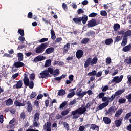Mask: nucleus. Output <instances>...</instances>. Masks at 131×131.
Masks as SVG:
<instances>
[{
	"label": "nucleus",
	"instance_id": "obj_55",
	"mask_svg": "<svg viewBox=\"0 0 131 131\" xmlns=\"http://www.w3.org/2000/svg\"><path fill=\"white\" fill-rule=\"evenodd\" d=\"M116 96V95H115V94L112 95V96L111 97H108L110 102H112V101H113L114 99H115Z\"/></svg>",
	"mask_w": 131,
	"mask_h": 131
},
{
	"label": "nucleus",
	"instance_id": "obj_50",
	"mask_svg": "<svg viewBox=\"0 0 131 131\" xmlns=\"http://www.w3.org/2000/svg\"><path fill=\"white\" fill-rule=\"evenodd\" d=\"M63 126H64V127L65 128V129L68 131L69 130V124H68V123H66V122H64L63 123Z\"/></svg>",
	"mask_w": 131,
	"mask_h": 131
},
{
	"label": "nucleus",
	"instance_id": "obj_33",
	"mask_svg": "<svg viewBox=\"0 0 131 131\" xmlns=\"http://www.w3.org/2000/svg\"><path fill=\"white\" fill-rule=\"evenodd\" d=\"M81 19L80 18V17L74 18L73 19L74 22H75V23H76L77 24H80L81 23Z\"/></svg>",
	"mask_w": 131,
	"mask_h": 131
},
{
	"label": "nucleus",
	"instance_id": "obj_54",
	"mask_svg": "<svg viewBox=\"0 0 131 131\" xmlns=\"http://www.w3.org/2000/svg\"><path fill=\"white\" fill-rule=\"evenodd\" d=\"M104 96H105V93L104 92H101L98 94L99 99H103L104 98Z\"/></svg>",
	"mask_w": 131,
	"mask_h": 131
},
{
	"label": "nucleus",
	"instance_id": "obj_13",
	"mask_svg": "<svg viewBox=\"0 0 131 131\" xmlns=\"http://www.w3.org/2000/svg\"><path fill=\"white\" fill-rule=\"evenodd\" d=\"M69 49H70V43H67L66 45L64 46L63 54L65 55L67 53V52L69 51Z\"/></svg>",
	"mask_w": 131,
	"mask_h": 131
},
{
	"label": "nucleus",
	"instance_id": "obj_57",
	"mask_svg": "<svg viewBox=\"0 0 131 131\" xmlns=\"http://www.w3.org/2000/svg\"><path fill=\"white\" fill-rule=\"evenodd\" d=\"M102 74H103V73L102 71H99L97 73L96 72V74L95 75L96 77H101L102 76Z\"/></svg>",
	"mask_w": 131,
	"mask_h": 131
},
{
	"label": "nucleus",
	"instance_id": "obj_6",
	"mask_svg": "<svg viewBox=\"0 0 131 131\" xmlns=\"http://www.w3.org/2000/svg\"><path fill=\"white\" fill-rule=\"evenodd\" d=\"M102 102H105L102 103L98 106V108L99 110H102V109L106 108V107L109 105V103L110 102V100H109V97H107L106 96H104L103 98H102Z\"/></svg>",
	"mask_w": 131,
	"mask_h": 131
},
{
	"label": "nucleus",
	"instance_id": "obj_43",
	"mask_svg": "<svg viewBox=\"0 0 131 131\" xmlns=\"http://www.w3.org/2000/svg\"><path fill=\"white\" fill-rule=\"evenodd\" d=\"M68 103V101H64L59 106L60 109H62V108H64L66 106H67V104Z\"/></svg>",
	"mask_w": 131,
	"mask_h": 131
},
{
	"label": "nucleus",
	"instance_id": "obj_51",
	"mask_svg": "<svg viewBox=\"0 0 131 131\" xmlns=\"http://www.w3.org/2000/svg\"><path fill=\"white\" fill-rule=\"evenodd\" d=\"M18 33L21 35V36H24V30L22 29H18Z\"/></svg>",
	"mask_w": 131,
	"mask_h": 131
},
{
	"label": "nucleus",
	"instance_id": "obj_53",
	"mask_svg": "<svg viewBox=\"0 0 131 131\" xmlns=\"http://www.w3.org/2000/svg\"><path fill=\"white\" fill-rule=\"evenodd\" d=\"M108 90H109V86L106 85L102 88V91L106 92V91H108Z\"/></svg>",
	"mask_w": 131,
	"mask_h": 131
},
{
	"label": "nucleus",
	"instance_id": "obj_48",
	"mask_svg": "<svg viewBox=\"0 0 131 131\" xmlns=\"http://www.w3.org/2000/svg\"><path fill=\"white\" fill-rule=\"evenodd\" d=\"M36 93L32 92V93L30 95V99H33L36 97Z\"/></svg>",
	"mask_w": 131,
	"mask_h": 131
},
{
	"label": "nucleus",
	"instance_id": "obj_61",
	"mask_svg": "<svg viewBox=\"0 0 131 131\" xmlns=\"http://www.w3.org/2000/svg\"><path fill=\"white\" fill-rule=\"evenodd\" d=\"M96 16H97V13L93 12L89 15V17H90L91 18H94V17H96Z\"/></svg>",
	"mask_w": 131,
	"mask_h": 131
},
{
	"label": "nucleus",
	"instance_id": "obj_4",
	"mask_svg": "<svg viewBox=\"0 0 131 131\" xmlns=\"http://www.w3.org/2000/svg\"><path fill=\"white\" fill-rule=\"evenodd\" d=\"M98 62V58L94 57L92 59V58L89 57L87 59L84 63V66L85 68H88L89 66H94Z\"/></svg>",
	"mask_w": 131,
	"mask_h": 131
},
{
	"label": "nucleus",
	"instance_id": "obj_15",
	"mask_svg": "<svg viewBox=\"0 0 131 131\" xmlns=\"http://www.w3.org/2000/svg\"><path fill=\"white\" fill-rule=\"evenodd\" d=\"M23 84V82L22 80H19L17 81L16 84L14 85L13 88L14 89H21L22 88V85Z\"/></svg>",
	"mask_w": 131,
	"mask_h": 131
},
{
	"label": "nucleus",
	"instance_id": "obj_44",
	"mask_svg": "<svg viewBox=\"0 0 131 131\" xmlns=\"http://www.w3.org/2000/svg\"><path fill=\"white\" fill-rule=\"evenodd\" d=\"M124 35L125 37H128V36H131V30H128L126 31Z\"/></svg>",
	"mask_w": 131,
	"mask_h": 131
},
{
	"label": "nucleus",
	"instance_id": "obj_45",
	"mask_svg": "<svg viewBox=\"0 0 131 131\" xmlns=\"http://www.w3.org/2000/svg\"><path fill=\"white\" fill-rule=\"evenodd\" d=\"M75 95V91L71 92V93H69L67 95V98H72Z\"/></svg>",
	"mask_w": 131,
	"mask_h": 131
},
{
	"label": "nucleus",
	"instance_id": "obj_28",
	"mask_svg": "<svg viewBox=\"0 0 131 131\" xmlns=\"http://www.w3.org/2000/svg\"><path fill=\"white\" fill-rule=\"evenodd\" d=\"M17 58H18V61H19V62H21L23 61V53H17Z\"/></svg>",
	"mask_w": 131,
	"mask_h": 131
},
{
	"label": "nucleus",
	"instance_id": "obj_60",
	"mask_svg": "<svg viewBox=\"0 0 131 131\" xmlns=\"http://www.w3.org/2000/svg\"><path fill=\"white\" fill-rule=\"evenodd\" d=\"M106 63L108 65L110 64V63H111V58L110 57H107L106 59Z\"/></svg>",
	"mask_w": 131,
	"mask_h": 131
},
{
	"label": "nucleus",
	"instance_id": "obj_63",
	"mask_svg": "<svg viewBox=\"0 0 131 131\" xmlns=\"http://www.w3.org/2000/svg\"><path fill=\"white\" fill-rule=\"evenodd\" d=\"M126 99H127L129 103H131V93L126 96Z\"/></svg>",
	"mask_w": 131,
	"mask_h": 131
},
{
	"label": "nucleus",
	"instance_id": "obj_49",
	"mask_svg": "<svg viewBox=\"0 0 131 131\" xmlns=\"http://www.w3.org/2000/svg\"><path fill=\"white\" fill-rule=\"evenodd\" d=\"M59 74H60V71L59 70V69H56L54 72V76L56 77L57 76V75H59Z\"/></svg>",
	"mask_w": 131,
	"mask_h": 131
},
{
	"label": "nucleus",
	"instance_id": "obj_25",
	"mask_svg": "<svg viewBox=\"0 0 131 131\" xmlns=\"http://www.w3.org/2000/svg\"><path fill=\"white\" fill-rule=\"evenodd\" d=\"M81 18V22L82 21L83 24H85L86 22L88 21V16L84 15L82 17H80Z\"/></svg>",
	"mask_w": 131,
	"mask_h": 131
},
{
	"label": "nucleus",
	"instance_id": "obj_7",
	"mask_svg": "<svg viewBox=\"0 0 131 131\" xmlns=\"http://www.w3.org/2000/svg\"><path fill=\"white\" fill-rule=\"evenodd\" d=\"M123 79V75H121L119 76H116L114 77V78L112 80V82H115L116 84L119 83V82H121Z\"/></svg>",
	"mask_w": 131,
	"mask_h": 131
},
{
	"label": "nucleus",
	"instance_id": "obj_12",
	"mask_svg": "<svg viewBox=\"0 0 131 131\" xmlns=\"http://www.w3.org/2000/svg\"><path fill=\"white\" fill-rule=\"evenodd\" d=\"M26 101H23V103H21L18 101H14V105L16 107H24L26 106L25 103H26Z\"/></svg>",
	"mask_w": 131,
	"mask_h": 131
},
{
	"label": "nucleus",
	"instance_id": "obj_47",
	"mask_svg": "<svg viewBox=\"0 0 131 131\" xmlns=\"http://www.w3.org/2000/svg\"><path fill=\"white\" fill-rule=\"evenodd\" d=\"M51 62L52 60H51V59L47 60L45 63L46 67H49V66H51Z\"/></svg>",
	"mask_w": 131,
	"mask_h": 131
},
{
	"label": "nucleus",
	"instance_id": "obj_46",
	"mask_svg": "<svg viewBox=\"0 0 131 131\" xmlns=\"http://www.w3.org/2000/svg\"><path fill=\"white\" fill-rule=\"evenodd\" d=\"M48 40H49V38H43L39 40V42H40V43H43V42H46V41H48Z\"/></svg>",
	"mask_w": 131,
	"mask_h": 131
},
{
	"label": "nucleus",
	"instance_id": "obj_10",
	"mask_svg": "<svg viewBox=\"0 0 131 131\" xmlns=\"http://www.w3.org/2000/svg\"><path fill=\"white\" fill-rule=\"evenodd\" d=\"M43 60H46V57L43 56V55H38L34 59L33 61L36 63L39 61H42Z\"/></svg>",
	"mask_w": 131,
	"mask_h": 131
},
{
	"label": "nucleus",
	"instance_id": "obj_30",
	"mask_svg": "<svg viewBox=\"0 0 131 131\" xmlns=\"http://www.w3.org/2000/svg\"><path fill=\"white\" fill-rule=\"evenodd\" d=\"M90 128L91 129H92V130H95V129H96V130L99 131V126L94 124L91 125Z\"/></svg>",
	"mask_w": 131,
	"mask_h": 131
},
{
	"label": "nucleus",
	"instance_id": "obj_31",
	"mask_svg": "<svg viewBox=\"0 0 131 131\" xmlns=\"http://www.w3.org/2000/svg\"><path fill=\"white\" fill-rule=\"evenodd\" d=\"M51 39L55 40L56 39V34H55V31L53 29L51 30Z\"/></svg>",
	"mask_w": 131,
	"mask_h": 131
},
{
	"label": "nucleus",
	"instance_id": "obj_22",
	"mask_svg": "<svg viewBox=\"0 0 131 131\" xmlns=\"http://www.w3.org/2000/svg\"><path fill=\"white\" fill-rule=\"evenodd\" d=\"M121 123H122V119H119V120H116L115 121V124L117 127H119L120 125H121Z\"/></svg>",
	"mask_w": 131,
	"mask_h": 131
},
{
	"label": "nucleus",
	"instance_id": "obj_1",
	"mask_svg": "<svg viewBox=\"0 0 131 131\" xmlns=\"http://www.w3.org/2000/svg\"><path fill=\"white\" fill-rule=\"evenodd\" d=\"M29 78L31 81L29 80ZM29 78H28V75L25 73L23 79L25 86H28L30 89H32L34 88V82L33 80L35 79V74L34 73L31 74L29 76Z\"/></svg>",
	"mask_w": 131,
	"mask_h": 131
},
{
	"label": "nucleus",
	"instance_id": "obj_23",
	"mask_svg": "<svg viewBox=\"0 0 131 131\" xmlns=\"http://www.w3.org/2000/svg\"><path fill=\"white\" fill-rule=\"evenodd\" d=\"M131 49V45L129 44L128 45H127L123 48L122 51L123 52H129Z\"/></svg>",
	"mask_w": 131,
	"mask_h": 131
},
{
	"label": "nucleus",
	"instance_id": "obj_52",
	"mask_svg": "<svg viewBox=\"0 0 131 131\" xmlns=\"http://www.w3.org/2000/svg\"><path fill=\"white\" fill-rule=\"evenodd\" d=\"M129 117H131V112H129L127 114H126L125 117H124V120H126L129 118Z\"/></svg>",
	"mask_w": 131,
	"mask_h": 131
},
{
	"label": "nucleus",
	"instance_id": "obj_58",
	"mask_svg": "<svg viewBox=\"0 0 131 131\" xmlns=\"http://www.w3.org/2000/svg\"><path fill=\"white\" fill-rule=\"evenodd\" d=\"M77 13L78 15H80V14H83V13H84V11L83 10V9L80 8L77 10Z\"/></svg>",
	"mask_w": 131,
	"mask_h": 131
},
{
	"label": "nucleus",
	"instance_id": "obj_32",
	"mask_svg": "<svg viewBox=\"0 0 131 131\" xmlns=\"http://www.w3.org/2000/svg\"><path fill=\"white\" fill-rule=\"evenodd\" d=\"M40 115V113L37 112L34 115V120H39V116Z\"/></svg>",
	"mask_w": 131,
	"mask_h": 131
},
{
	"label": "nucleus",
	"instance_id": "obj_56",
	"mask_svg": "<svg viewBox=\"0 0 131 131\" xmlns=\"http://www.w3.org/2000/svg\"><path fill=\"white\" fill-rule=\"evenodd\" d=\"M100 15L103 16H107V12L105 10H102L100 11Z\"/></svg>",
	"mask_w": 131,
	"mask_h": 131
},
{
	"label": "nucleus",
	"instance_id": "obj_40",
	"mask_svg": "<svg viewBox=\"0 0 131 131\" xmlns=\"http://www.w3.org/2000/svg\"><path fill=\"white\" fill-rule=\"evenodd\" d=\"M120 28V25L119 24H115L114 25V31H117L118 29Z\"/></svg>",
	"mask_w": 131,
	"mask_h": 131
},
{
	"label": "nucleus",
	"instance_id": "obj_2",
	"mask_svg": "<svg viewBox=\"0 0 131 131\" xmlns=\"http://www.w3.org/2000/svg\"><path fill=\"white\" fill-rule=\"evenodd\" d=\"M90 108H91V103H89L86 105V107H79L75 111H72L73 119L79 118V117H80V115H82L86 111V109H90Z\"/></svg>",
	"mask_w": 131,
	"mask_h": 131
},
{
	"label": "nucleus",
	"instance_id": "obj_38",
	"mask_svg": "<svg viewBox=\"0 0 131 131\" xmlns=\"http://www.w3.org/2000/svg\"><path fill=\"white\" fill-rule=\"evenodd\" d=\"M65 77H66V75H61L60 77H57L54 78V80H56L57 81H60L61 80V79H63V78H65Z\"/></svg>",
	"mask_w": 131,
	"mask_h": 131
},
{
	"label": "nucleus",
	"instance_id": "obj_24",
	"mask_svg": "<svg viewBox=\"0 0 131 131\" xmlns=\"http://www.w3.org/2000/svg\"><path fill=\"white\" fill-rule=\"evenodd\" d=\"M55 49H54V47H50L49 48H47L46 51L45 53L46 54H52V53L54 52V50Z\"/></svg>",
	"mask_w": 131,
	"mask_h": 131
},
{
	"label": "nucleus",
	"instance_id": "obj_37",
	"mask_svg": "<svg viewBox=\"0 0 131 131\" xmlns=\"http://www.w3.org/2000/svg\"><path fill=\"white\" fill-rule=\"evenodd\" d=\"M89 41H90V39L88 38H84L81 40V43L82 45H86V43H88V42H89Z\"/></svg>",
	"mask_w": 131,
	"mask_h": 131
},
{
	"label": "nucleus",
	"instance_id": "obj_17",
	"mask_svg": "<svg viewBox=\"0 0 131 131\" xmlns=\"http://www.w3.org/2000/svg\"><path fill=\"white\" fill-rule=\"evenodd\" d=\"M115 111H114V107L113 106H112L110 107L107 111H106V115H108L109 114L110 115H112L113 113H114Z\"/></svg>",
	"mask_w": 131,
	"mask_h": 131
},
{
	"label": "nucleus",
	"instance_id": "obj_62",
	"mask_svg": "<svg viewBox=\"0 0 131 131\" xmlns=\"http://www.w3.org/2000/svg\"><path fill=\"white\" fill-rule=\"evenodd\" d=\"M127 78L128 81H127V84H131V76H127Z\"/></svg>",
	"mask_w": 131,
	"mask_h": 131
},
{
	"label": "nucleus",
	"instance_id": "obj_35",
	"mask_svg": "<svg viewBox=\"0 0 131 131\" xmlns=\"http://www.w3.org/2000/svg\"><path fill=\"white\" fill-rule=\"evenodd\" d=\"M113 42V40L111 38L107 39L105 40V45L109 46V45H111Z\"/></svg>",
	"mask_w": 131,
	"mask_h": 131
},
{
	"label": "nucleus",
	"instance_id": "obj_5",
	"mask_svg": "<svg viewBox=\"0 0 131 131\" xmlns=\"http://www.w3.org/2000/svg\"><path fill=\"white\" fill-rule=\"evenodd\" d=\"M47 48H48V43H41L35 48V53L36 54H41L45 52V50H46Z\"/></svg>",
	"mask_w": 131,
	"mask_h": 131
},
{
	"label": "nucleus",
	"instance_id": "obj_64",
	"mask_svg": "<svg viewBox=\"0 0 131 131\" xmlns=\"http://www.w3.org/2000/svg\"><path fill=\"white\" fill-rule=\"evenodd\" d=\"M17 76H19V73H16L12 75V79H15V78H17Z\"/></svg>",
	"mask_w": 131,
	"mask_h": 131
},
{
	"label": "nucleus",
	"instance_id": "obj_29",
	"mask_svg": "<svg viewBox=\"0 0 131 131\" xmlns=\"http://www.w3.org/2000/svg\"><path fill=\"white\" fill-rule=\"evenodd\" d=\"M124 63L126 65H131V57H127L124 60Z\"/></svg>",
	"mask_w": 131,
	"mask_h": 131
},
{
	"label": "nucleus",
	"instance_id": "obj_8",
	"mask_svg": "<svg viewBox=\"0 0 131 131\" xmlns=\"http://www.w3.org/2000/svg\"><path fill=\"white\" fill-rule=\"evenodd\" d=\"M97 25V20L92 19V20L88 21L87 26L88 27H94Z\"/></svg>",
	"mask_w": 131,
	"mask_h": 131
},
{
	"label": "nucleus",
	"instance_id": "obj_41",
	"mask_svg": "<svg viewBox=\"0 0 131 131\" xmlns=\"http://www.w3.org/2000/svg\"><path fill=\"white\" fill-rule=\"evenodd\" d=\"M39 122H38V120H33V126L34 127H38L39 126Z\"/></svg>",
	"mask_w": 131,
	"mask_h": 131
},
{
	"label": "nucleus",
	"instance_id": "obj_19",
	"mask_svg": "<svg viewBox=\"0 0 131 131\" xmlns=\"http://www.w3.org/2000/svg\"><path fill=\"white\" fill-rule=\"evenodd\" d=\"M27 108L28 112H31V111H32V104H31L30 101L27 102Z\"/></svg>",
	"mask_w": 131,
	"mask_h": 131
},
{
	"label": "nucleus",
	"instance_id": "obj_34",
	"mask_svg": "<svg viewBox=\"0 0 131 131\" xmlns=\"http://www.w3.org/2000/svg\"><path fill=\"white\" fill-rule=\"evenodd\" d=\"M96 34L94 31H89L86 33L87 36H94Z\"/></svg>",
	"mask_w": 131,
	"mask_h": 131
},
{
	"label": "nucleus",
	"instance_id": "obj_9",
	"mask_svg": "<svg viewBox=\"0 0 131 131\" xmlns=\"http://www.w3.org/2000/svg\"><path fill=\"white\" fill-rule=\"evenodd\" d=\"M43 129L46 131H52V128H51V122H47L44 124Z\"/></svg>",
	"mask_w": 131,
	"mask_h": 131
},
{
	"label": "nucleus",
	"instance_id": "obj_36",
	"mask_svg": "<svg viewBox=\"0 0 131 131\" xmlns=\"http://www.w3.org/2000/svg\"><path fill=\"white\" fill-rule=\"evenodd\" d=\"M66 94V91L63 89L60 90L58 92V96H64Z\"/></svg>",
	"mask_w": 131,
	"mask_h": 131
},
{
	"label": "nucleus",
	"instance_id": "obj_11",
	"mask_svg": "<svg viewBox=\"0 0 131 131\" xmlns=\"http://www.w3.org/2000/svg\"><path fill=\"white\" fill-rule=\"evenodd\" d=\"M83 56V51L81 50H78L76 53V56L77 59H81Z\"/></svg>",
	"mask_w": 131,
	"mask_h": 131
},
{
	"label": "nucleus",
	"instance_id": "obj_21",
	"mask_svg": "<svg viewBox=\"0 0 131 131\" xmlns=\"http://www.w3.org/2000/svg\"><path fill=\"white\" fill-rule=\"evenodd\" d=\"M122 112H123V110L122 108L119 109L118 111L116 112L115 114V117H119L121 114H122Z\"/></svg>",
	"mask_w": 131,
	"mask_h": 131
},
{
	"label": "nucleus",
	"instance_id": "obj_14",
	"mask_svg": "<svg viewBox=\"0 0 131 131\" xmlns=\"http://www.w3.org/2000/svg\"><path fill=\"white\" fill-rule=\"evenodd\" d=\"M76 95L80 98H83L85 95H86V92L84 91L83 92H82V90H80V91L76 92Z\"/></svg>",
	"mask_w": 131,
	"mask_h": 131
},
{
	"label": "nucleus",
	"instance_id": "obj_16",
	"mask_svg": "<svg viewBox=\"0 0 131 131\" xmlns=\"http://www.w3.org/2000/svg\"><path fill=\"white\" fill-rule=\"evenodd\" d=\"M24 65L25 64L23 63V62H21V61H18L15 62L14 63L13 66H15L16 68H20V67H23Z\"/></svg>",
	"mask_w": 131,
	"mask_h": 131
},
{
	"label": "nucleus",
	"instance_id": "obj_18",
	"mask_svg": "<svg viewBox=\"0 0 131 131\" xmlns=\"http://www.w3.org/2000/svg\"><path fill=\"white\" fill-rule=\"evenodd\" d=\"M5 103L6 106H7L8 107L12 106V105H13V99L9 98L8 99L5 100Z\"/></svg>",
	"mask_w": 131,
	"mask_h": 131
},
{
	"label": "nucleus",
	"instance_id": "obj_3",
	"mask_svg": "<svg viewBox=\"0 0 131 131\" xmlns=\"http://www.w3.org/2000/svg\"><path fill=\"white\" fill-rule=\"evenodd\" d=\"M50 74L54 73V69L52 68H48V70L43 71L42 73H40L39 75V78H48Z\"/></svg>",
	"mask_w": 131,
	"mask_h": 131
},
{
	"label": "nucleus",
	"instance_id": "obj_39",
	"mask_svg": "<svg viewBox=\"0 0 131 131\" xmlns=\"http://www.w3.org/2000/svg\"><path fill=\"white\" fill-rule=\"evenodd\" d=\"M125 91V90L124 89L119 90L116 92H115V94L116 96H119V95H121V94H122L123 93H124Z\"/></svg>",
	"mask_w": 131,
	"mask_h": 131
},
{
	"label": "nucleus",
	"instance_id": "obj_27",
	"mask_svg": "<svg viewBox=\"0 0 131 131\" xmlns=\"http://www.w3.org/2000/svg\"><path fill=\"white\" fill-rule=\"evenodd\" d=\"M70 111H71L70 108L66 109L61 112V115H62V116H66V115H67V114H68Z\"/></svg>",
	"mask_w": 131,
	"mask_h": 131
},
{
	"label": "nucleus",
	"instance_id": "obj_20",
	"mask_svg": "<svg viewBox=\"0 0 131 131\" xmlns=\"http://www.w3.org/2000/svg\"><path fill=\"white\" fill-rule=\"evenodd\" d=\"M103 120L105 124H110L111 123V120L108 117H104Z\"/></svg>",
	"mask_w": 131,
	"mask_h": 131
},
{
	"label": "nucleus",
	"instance_id": "obj_59",
	"mask_svg": "<svg viewBox=\"0 0 131 131\" xmlns=\"http://www.w3.org/2000/svg\"><path fill=\"white\" fill-rule=\"evenodd\" d=\"M120 40H121V37L120 36H117L116 37L115 41H116V42H118L119 41H120Z\"/></svg>",
	"mask_w": 131,
	"mask_h": 131
},
{
	"label": "nucleus",
	"instance_id": "obj_26",
	"mask_svg": "<svg viewBox=\"0 0 131 131\" xmlns=\"http://www.w3.org/2000/svg\"><path fill=\"white\" fill-rule=\"evenodd\" d=\"M127 45V37H124L121 43L122 47H124Z\"/></svg>",
	"mask_w": 131,
	"mask_h": 131
},
{
	"label": "nucleus",
	"instance_id": "obj_42",
	"mask_svg": "<svg viewBox=\"0 0 131 131\" xmlns=\"http://www.w3.org/2000/svg\"><path fill=\"white\" fill-rule=\"evenodd\" d=\"M96 74H97V71L95 70H93L92 72L88 73V75H89V76H95Z\"/></svg>",
	"mask_w": 131,
	"mask_h": 131
}]
</instances>
